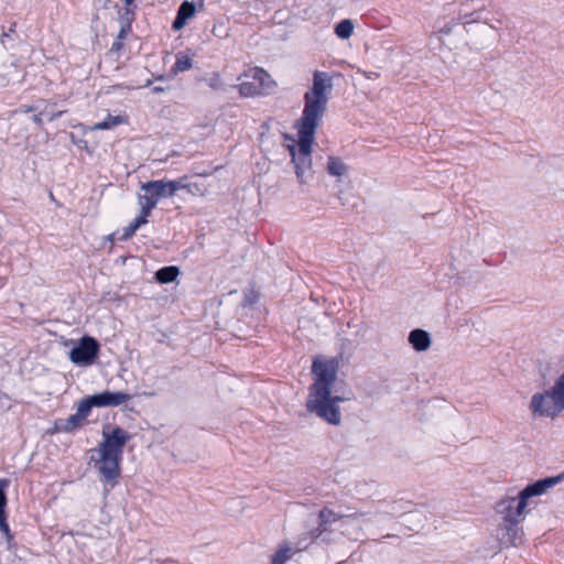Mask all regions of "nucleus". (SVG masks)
Wrapping results in <instances>:
<instances>
[{
  "mask_svg": "<svg viewBox=\"0 0 564 564\" xmlns=\"http://www.w3.org/2000/svg\"><path fill=\"white\" fill-rule=\"evenodd\" d=\"M96 408L119 406L131 400V395L122 391H104L91 395Z\"/></svg>",
  "mask_w": 564,
  "mask_h": 564,
  "instance_id": "8",
  "label": "nucleus"
},
{
  "mask_svg": "<svg viewBox=\"0 0 564 564\" xmlns=\"http://www.w3.org/2000/svg\"><path fill=\"white\" fill-rule=\"evenodd\" d=\"M458 19H459V21L462 23L468 24V23L478 21L479 20V13L478 12H473V13H463V12H460L459 15H458Z\"/></svg>",
  "mask_w": 564,
  "mask_h": 564,
  "instance_id": "30",
  "label": "nucleus"
},
{
  "mask_svg": "<svg viewBox=\"0 0 564 564\" xmlns=\"http://www.w3.org/2000/svg\"><path fill=\"white\" fill-rule=\"evenodd\" d=\"M32 110H33V108H32V107H26V108L24 109V112H30V111H32Z\"/></svg>",
  "mask_w": 564,
  "mask_h": 564,
  "instance_id": "38",
  "label": "nucleus"
},
{
  "mask_svg": "<svg viewBox=\"0 0 564 564\" xmlns=\"http://www.w3.org/2000/svg\"><path fill=\"white\" fill-rule=\"evenodd\" d=\"M138 229L139 227L133 221H131L127 227L123 228L120 240L126 241L130 239Z\"/></svg>",
  "mask_w": 564,
  "mask_h": 564,
  "instance_id": "29",
  "label": "nucleus"
},
{
  "mask_svg": "<svg viewBox=\"0 0 564 564\" xmlns=\"http://www.w3.org/2000/svg\"><path fill=\"white\" fill-rule=\"evenodd\" d=\"M127 121L128 117L126 115H108L105 120L95 123L91 130H111L120 124L127 123Z\"/></svg>",
  "mask_w": 564,
  "mask_h": 564,
  "instance_id": "15",
  "label": "nucleus"
},
{
  "mask_svg": "<svg viewBox=\"0 0 564 564\" xmlns=\"http://www.w3.org/2000/svg\"><path fill=\"white\" fill-rule=\"evenodd\" d=\"M189 177L188 176H182L177 180H173V181H169V187L171 189V193L173 194V196L175 195V193L180 189H186L188 188V184H189Z\"/></svg>",
  "mask_w": 564,
  "mask_h": 564,
  "instance_id": "26",
  "label": "nucleus"
},
{
  "mask_svg": "<svg viewBox=\"0 0 564 564\" xmlns=\"http://www.w3.org/2000/svg\"><path fill=\"white\" fill-rule=\"evenodd\" d=\"M8 486V481L4 479H0V530L3 534L9 535L10 529L6 521V505H7V497L4 494V488Z\"/></svg>",
  "mask_w": 564,
  "mask_h": 564,
  "instance_id": "17",
  "label": "nucleus"
},
{
  "mask_svg": "<svg viewBox=\"0 0 564 564\" xmlns=\"http://www.w3.org/2000/svg\"><path fill=\"white\" fill-rule=\"evenodd\" d=\"M326 169L329 175L338 178V182L348 174V166L340 158L329 156Z\"/></svg>",
  "mask_w": 564,
  "mask_h": 564,
  "instance_id": "14",
  "label": "nucleus"
},
{
  "mask_svg": "<svg viewBox=\"0 0 564 564\" xmlns=\"http://www.w3.org/2000/svg\"><path fill=\"white\" fill-rule=\"evenodd\" d=\"M193 67V61L192 58L183 53V52H180L176 54V61H175V64L172 68L173 73H180V72H185V70H188Z\"/></svg>",
  "mask_w": 564,
  "mask_h": 564,
  "instance_id": "22",
  "label": "nucleus"
},
{
  "mask_svg": "<svg viewBox=\"0 0 564 564\" xmlns=\"http://www.w3.org/2000/svg\"><path fill=\"white\" fill-rule=\"evenodd\" d=\"M409 343L416 351H426L432 344L430 334L421 328H415L409 334Z\"/></svg>",
  "mask_w": 564,
  "mask_h": 564,
  "instance_id": "11",
  "label": "nucleus"
},
{
  "mask_svg": "<svg viewBox=\"0 0 564 564\" xmlns=\"http://www.w3.org/2000/svg\"><path fill=\"white\" fill-rule=\"evenodd\" d=\"M130 440L128 432L115 427L110 433H102V441L93 451L91 460L100 477L111 486L120 476V463L124 445Z\"/></svg>",
  "mask_w": 564,
  "mask_h": 564,
  "instance_id": "3",
  "label": "nucleus"
},
{
  "mask_svg": "<svg viewBox=\"0 0 564 564\" xmlns=\"http://www.w3.org/2000/svg\"><path fill=\"white\" fill-rule=\"evenodd\" d=\"M355 26L352 21L349 19H345L336 24L335 34L341 40H347L352 35Z\"/></svg>",
  "mask_w": 564,
  "mask_h": 564,
  "instance_id": "21",
  "label": "nucleus"
},
{
  "mask_svg": "<svg viewBox=\"0 0 564 564\" xmlns=\"http://www.w3.org/2000/svg\"><path fill=\"white\" fill-rule=\"evenodd\" d=\"M367 513L356 512L352 514H344L337 529L350 539H359L362 535V527L366 522Z\"/></svg>",
  "mask_w": 564,
  "mask_h": 564,
  "instance_id": "7",
  "label": "nucleus"
},
{
  "mask_svg": "<svg viewBox=\"0 0 564 564\" xmlns=\"http://www.w3.org/2000/svg\"><path fill=\"white\" fill-rule=\"evenodd\" d=\"M141 191L143 194L139 195L140 207L152 210L154 207H156L161 198H159L153 189L148 188V182L141 185Z\"/></svg>",
  "mask_w": 564,
  "mask_h": 564,
  "instance_id": "16",
  "label": "nucleus"
},
{
  "mask_svg": "<svg viewBox=\"0 0 564 564\" xmlns=\"http://www.w3.org/2000/svg\"><path fill=\"white\" fill-rule=\"evenodd\" d=\"M63 113L64 111L52 112L48 115V120L54 121L55 119L59 118Z\"/></svg>",
  "mask_w": 564,
  "mask_h": 564,
  "instance_id": "35",
  "label": "nucleus"
},
{
  "mask_svg": "<svg viewBox=\"0 0 564 564\" xmlns=\"http://www.w3.org/2000/svg\"><path fill=\"white\" fill-rule=\"evenodd\" d=\"M238 91L242 97H254L260 95L259 89L257 88L252 79L248 82H242L238 86Z\"/></svg>",
  "mask_w": 564,
  "mask_h": 564,
  "instance_id": "25",
  "label": "nucleus"
},
{
  "mask_svg": "<svg viewBox=\"0 0 564 564\" xmlns=\"http://www.w3.org/2000/svg\"><path fill=\"white\" fill-rule=\"evenodd\" d=\"M99 352L98 341L89 336L83 337L78 345L69 351V359L78 366L91 365Z\"/></svg>",
  "mask_w": 564,
  "mask_h": 564,
  "instance_id": "6",
  "label": "nucleus"
},
{
  "mask_svg": "<svg viewBox=\"0 0 564 564\" xmlns=\"http://www.w3.org/2000/svg\"><path fill=\"white\" fill-rule=\"evenodd\" d=\"M453 28L452 25L447 24L445 26H443L438 34H440V40L444 41L445 36H447L451 32H452Z\"/></svg>",
  "mask_w": 564,
  "mask_h": 564,
  "instance_id": "33",
  "label": "nucleus"
},
{
  "mask_svg": "<svg viewBox=\"0 0 564 564\" xmlns=\"http://www.w3.org/2000/svg\"><path fill=\"white\" fill-rule=\"evenodd\" d=\"M178 274L180 270L177 267H164L156 272V280L163 284L171 283Z\"/></svg>",
  "mask_w": 564,
  "mask_h": 564,
  "instance_id": "20",
  "label": "nucleus"
},
{
  "mask_svg": "<svg viewBox=\"0 0 564 564\" xmlns=\"http://www.w3.org/2000/svg\"><path fill=\"white\" fill-rule=\"evenodd\" d=\"M344 514L337 513L330 509H323L319 512V520H321V531L318 534L315 535L317 538L322 531H326L328 528H330L333 524H337V527L340 524L341 518Z\"/></svg>",
  "mask_w": 564,
  "mask_h": 564,
  "instance_id": "13",
  "label": "nucleus"
},
{
  "mask_svg": "<svg viewBox=\"0 0 564 564\" xmlns=\"http://www.w3.org/2000/svg\"><path fill=\"white\" fill-rule=\"evenodd\" d=\"M205 80L214 90H220L224 87L221 76L218 72L206 75Z\"/></svg>",
  "mask_w": 564,
  "mask_h": 564,
  "instance_id": "27",
  "label": "nucleus"
},
{
  "mask_svg": "<svg viewBox=\"0 0 564 564\" xmlns=\"http://www.w3.org/2000/svg\"><path fill=\"white\" fill-rule=\"evenodd\" d=\"M94 406L95 403L91 400V395L84 398L78 402L76 413H78V415L86 421Z\"/></svg>",
  "mask_w": 564,
  "mask_h": 564,
  "instance_id": "24",
  "label": "nucleus"
},
{
  "mask_svg": "<svg viewBox=\"0 0 564 564\" xmlns=\"http://www.w3.org/2000/svg\"><path fill=\"white\" fill-rule=\"evenodd\" d=\"M124 36H126V29H124V28H122V29L120 30L119 37H120V39H122V37H124Z\"/></svg>",
  "mask_w": 564,
  "mask_h": 564,
  "instance_id": "37",
  "label": "nucleus"
},
{
  "mask_svg": "<svg viewBox=\"0 0 564 564\" xmlns=\"http://www.w3.org/2000/svg\"><path fill=\"white\" fill-rule=\"evenodd\" d=\"M151 210L141 207L140 215L133 220V223L140 228L142 225L148 223V217L150 216Z\"/></svg>",
  "mask_w": 564,
  "mask_h": 564,
  "instance_id": "31",
  "label": "nucleus"
},
{
  "mask_svg": "<svg viewBox=\"0 0 564 564\" xmlns=\"http://www.w3.org/2000/svg\"><path fill=\"white\" fill-rule=\"evenodd\" d=\"M85 422L78 413H74L69 415L66 420H61L57 424V427L63 432H73L80 427Z\"/></svg>",
  "mask_w": 564,
  "mask_h": 564,
  "instance_id": "18",
  "label": "nucleus"
},
{
  "mask_svg": "<svg viewBox=\"0 0 564 564\" xmlns=\"http://www.w3.org/2000/svg\"><path fill=\"white\" fill-rule=\"evenodd\" d=\"M332 88L330 76L316 70L312 87L304 94L302 117L296 122L297 141L288 145L300 184L306 183L305 177L312 171V144L326 112Z\"/></svg>",
  "mask_w": 564,
  "mask_h": 564,
  "instance_id": "1",
  "label": "nucleus"
},
{
  "mask_svg": "<svg viewBox=\"0 0 564 564\" xmlns=\"http://www.w3.org/2000/svg\"><path fill=\"white\" fill-rule=\"evenodd\" d=\"M126 4V14L128 15H133V10L131 9V6L133 4V2L135 0H122Z\"/></svg>",
  "mask_w": 564,
  "mask_h": 564,
  "instance_id": "34",
  "label": "nucleus"
},
{
  "mask_svg": "<svg viewBox=\"0 0 564 564\" xmlns=\"http://www.w3.org/2000/svg\"><path fill=\"white\" fill-rule=\"evenodd\" d=\"M242 76L252 79L259 89L260 95H268L275 87V83L272 77L262 68H250L248 72L243 73Z\"/></svg>",
  "mask_w": 564,
  "mask_h": 564,
  "instance_id": "9",
  "label": "nucleus"
},
{
  "mask_svg": "<svg viewBox=\"0 0 564 564\" xmlns=\"http://www.w3.org/2000/svg\"><path fill=\"white\" fill-rule=\"evenodd\" d=\"M337 371L338 364L334 359L315 358L313 383L305 403L307 412L335 426L341 423L340 403L349 399L336 390Z\"/></svg>",
  "mask_w": 564,
  "mask_h": 564,
  "instance_id": "2",
  "label": "nucleus"
},
{
  "mask_svg": "<svg viewBox=\"0 0 564 564\" xmlns=\"http://www.w3.org/2000/svg\"><path fill=\"white\" fill-rule=\"evenodd\" d=\"M196 12V6L193 2L184 1L178 10L175 20L173 21L172 28L175 31L182 30L188 20H191Z\"/></svg>",
  "mask_w": 564,
  "mask_h": 564,
  "instance_id": "10",
  "label": "nucleus"
},
{
  "mask_svg": "<svg viewBox=\"0 0 564 564\" xmlns=\"http://www.w3.org/2000/svg\"><path fill=\"white\" fill-rule=\"evenodd\" d=\"M300 547H293L291 542L283 541L278 545L276 551L271 557V564H285L289 560H291L297 552H300Z\"/></svg>",
  "mask_w": 564,
  "mask_h": 564,
  "instance_id": "12",
  "label": "nucleus"
},
{
  "mask_svg": "<svg viewBox=\"0 0 564 564\" xmlns=\"http://www.w3.org/2000/svg\"><path fill=\"white\" fill-rule=\"evenodd\" d=\"M534 420H555L564 411V371L555 378L552 387L531 395L528 404Z\"/></svg>",
  "mask_w": 564,
  "mask_h": 564,
  "instance_id": "5",
  "label": "nucleus"
},
{
  "mask_svg": "<svg viewBox=\"0 0 564 564\" xmlns=\"http://www.w3.org/2000/svg\"><path fill=\"white\" fill-rule=\"evenodd\" d=\"M148 188L153 189L159 198L163 197H172L173 194L169 187V181L159 180V181H150L148 182Z\"/></svg>",
  "mask_w": 564,
  "mask_h": 564,
  "instance_id": "19",
  "label": "nucleus"
},
{
  "mask_svg": "<svg viewBox=\"0 0 564 564\" xmlns=\"http://www.w3.org/2000/svg\"><path fill=\"white\" fill-rule=\"evenodd\" d=\"M213 34L218 37H226L228 35V33L223 29V24L214 25Z\"/></svg>",
  "mask_w": 564,
  "mask_h": 564,
  "instance_id": "32",
  "label": "nucleus"
},
{
  "mask_svg": "<svg viewBox=\"0 0 564 564\" xmlns=\"http://www.w3.org/2000/svg\"><path fill=\"white\" fill-rule=\"evenodd\" d=\"M187 192L192 195L204 196L207 193V186L204 183L189 181Z\"/></svg>",
  "mask_w": 564,
  "mask_h": 564,
  "instance_id": "28",
  "label": "nucleus"
},
{
  "mask_svg": "<svg viewBox=\"0 0 564 564\" xmlns=\"http://www.w3.org/2000/svg\"><path fill=\"white\" fill-rule=\"evenodd\" d=\"M94 406L95 403L91 400V395L84 398L78 402L76 413H78V415L86 421Z\"/></svg>",
  "mask_w": 564,
  "mask_h": 564,
  "instance_id": "23",
  "label": "nucleus"
},
{
  "mask_svg": "<svg viewBox=\"0 0 564 564\" xmlns=\"http://www.w3.org/2000/svg\"><path fill=\"white\" fill-rule=\"evenodd\" d=\"M42 113L43 112L35 115L32 118L33 122L36 123L37 126H42Z\"/></svg>",
  "mask_w": 564,
  "mask_h": 564,
  "instance_id": "36",
  "label": "nucleus"
},
{
  "mask_svg": "<svg viewBox=\"0 0 564 564\" xmlns=\"http://www.w3.org/2000/svg\"><path fill=\"white\" fill-rule=\"evenodd\" d=\"M564 480V473L539 479L524 487L518 496H505L497 503V512L505 522L517 525L523 521L530 499L546 494L550 489Z\"/></svg>",
  "mask_w": 564,
  "mask_h": 564,
  "instance_id": "4",
  "label": "nucleus"
}]
</instances>
